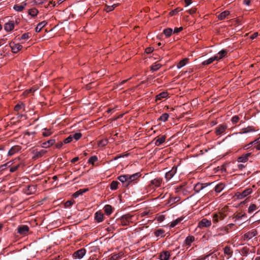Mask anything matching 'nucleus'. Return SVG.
Segmentation results:
<instances>
[{
	"label": "nucleus",
	"mask_w": 260,
	"mask_h": 260,
	"mask_svg": "<svg viewBox=\"0 0 260 260\" xmlns=\"http://www.w3.org/2000/svg\"><path fill=\"white\" fill-rule=\"evenodd\" d=\"M81 136L82 134L80 133L70 135L68 138L64 140L63 142L64 144H68L73 141L76 142L81 138Z\"/></svg>",
	"instance_id": "1"
},
{
	"label": "nucleus",
	"mask_w": 260,
	"mask_h": 260,
	"mask_svg": "<svg viewBox=\"0 0 260 260\" xmlns=\"http://www.w3.org/2000/svg\"><path fill=\"white\" fill-rule=\"evenodd\" d=\"M228 126L226 124H219L215 128V133L217 136L222 135L224 134Z\"/></svg>",
	"instance_id": "2"
},
{
	"label": "nucleus",
	"mask_w": 260,
	"mask_h": 260,
	"mask_svg": "<svg viewBox=\"0 0 260 260\" xmlns=\"http://www.w3.org/2000/svg\"><path fill=\"white\" fill-rule=\"evenodd\" d=\"M9 45L11 48L12 51L14 53H17L22 48V46L21 45L16 44L13 42H10Z\"/></svg>",
	"instance_id": "3"
},
{
	"label": "nucleus",
	"mask_w": 260,
	"mask_h": 260,
	"mask_svg": "<svg viewBox=\"0 0 260 260\" xmlns=\"http://www.w3.org/2000/svg\"><path fill=\"white\" fill-rule=\"evenodd\" d=\"M86 253V249L85 248H81L74 253V256L76 258L81 259Z\"/></svg>",
	"instance_id": "4"
},
{
	"label": "nucleus",
	"mask_w": 260,
	"mask_h": 260,
	"mask_svg": "<svg viewBox=\"0 0 260 260\" xmlns=\"http://www.w3.org/2000/svg\"><path fill=\"white\" fill-rule=\"evenodd\" d=\"M177 172V167H173L171 170L166 173L165 177L167 180H170L176 174Z\"/></svg>",
	"instance_id": "5"
},
{
	"label": "nucleus",
	"mask_w": 260,
	"mask_h": 260,
	"mask_svg": "<svg viewBox=\"0 0 260 260\" xmlns=\"http://www.w3.org/2000/svg\"><path fill=\"white\" fill-rule=\"evenodd\" d=\"M211 222L210 220H209L206 218H204L199 222L198 227L200 228L208 227L211 225Z\"/></svg>",
	"instance_id": "6"
},
{
	"label": "nucleus",
	"mask_w": 260,
	"mask_h": 260,
	"mask_svg": "<svg viewBox=\"0 0 260 260\" xmlns=\"http://www.w3.org/2000/svg\"><path fill=\"white\" fill-rule=\"evenodd\" d=\"M224 217L225 215L221 212L214 214L213 216V222L217 223L218 222L219 220H222L224 218Z\"/></svg>",
	"instance_id": "7"
},
{
	"label": "nucleus",
	"mask_w": 260,
	"mask_h": 260,
	"mask_svg": "<svg viewBox=\"0 0 260 260\" xmlns=\"http://www.w3.org/2000/svg\"><path fill=\"white\" fill-rule=\"evenodd\" d=\"M141 176L140 173H137L134 174L129 175H128V185L131 184L133 182L137 180Z\"/></svg>",
	"instance_id": "8"
},
{
	"label": "nucleus",
	"mask_w": 260,
	"mask_h": 260,
	"mask_svg": "<svg viewBox=\"0 0 260 260\" xmlns=\"http://www.w3.org/2000/svg\"><path fill=\"white\" fill-rule=\"evenodd\" d=\"M118 179L123 183L124 186H128V175L120 176L118 177Z\"/></svg>",
	"instance_id": "9"
},
{
	"label": "nucleus",
	"mask_w": 260,
	"mask_h": 260,
	"mask_svg": "<svg viewBox=\"0 0 260 260\" xmlns=\"http://www.w3.org/2000/svg\"><path fill=\"white\" fill-rule=\"evenodd\" d=\"M251 154V152H248L245 154H243L242 155L239 156L237 160L239 162H245L248 160V158Z\"/></svg>",
	"instance_id": "10"
},
{
	"label": "nucleus",
	"mask_w": 260,
	"mask_h": 260,
	"mask_svg": "<svg viewBox=\"0 0 260 260\" xmlns=\"http://www.w3.org/2000/svg\"><path fill=\"white\" fill-rule=\"evenodd\" d=\"M15 22L14 21H10L6 23L4 26V28L7 31H10L14 29Z\"/></svg>",
	"instance_id": "11"
},
{
	"label": "nucleus",
	"mask_w": 260,
	"mask_h": 260,
	"mask_svg": "<svg viewBox=\"0 0 260 260\" xmlns=\"http://www.w3.org/2000/svg\"><path fill=\"white\" fill-rule=\"evenodd\" d=\"M46 151L44 150H41L40 151L34 150L33 151L34 156L32 157L34 159H37L42 156L44 154L46 153Z\"/></svg>",
	"instance_id": "12"
},
{
	"label": "nucleus",
	"mask_w": 260,
	"mask_h": 260,
	"mask_svg": "<svg viewBox=\"0 0 260 260\" xmlns=\"http://www.w3.org/2000/svg\"><path fill=\"white\" fill-rule=\"evenodd\" d=\"M252 191V190L250 188H248L245 189L238 196V198L242 199V198L247 197L248 195L251 193Z\"/></svg>",
	"instance_id": "13"
},
{
	"label": "nucleus",
	"mask_w": 260,
	"mask_h": 260,
	"mask_svg": "<svg viewBox=\"0 0 260 260\" xmlns=\"http://www.w3.org/2000/svg\"><path fill=\"white\" fill-rule=\"evenodd\" d=\"M166 137L165 136H162L160 137L156 138L152 142H154L155 145H160L162 144L165 141Z\"/></svg>",
	"instance_id": "14"
},
{
	"label": "nucleus",
	"mask_w": 260,
	"mask_h": 260,
	"mask_svg": "<svg viewBox=\"0 0 260 260\" xmlns=\"http://www.w3.org/2000/svg\"><path fill=\"white\" fill-rule=\"evenodd\" d=\"M29 230V228L27 225H22L18 228V232L21 235L26 234Z\"/></svg>",
	"instance_id": "15"
},
{
	"label": "nucleus",
	"mask_w": 260,
	"mask_h": 260,
	"mask_svg": "<svg viewBox=\"0 0 260 260\" xmlns=\"http://www.w3.org/2000/svg\"><path fill=\"white\" fill-rule=\"evenodd\" d=\"M170 256V254L168 251H164L159 255L160 260H169Z\"/></svg>",
	"instance_id": "16"
},
{
	"label": "nucleus",
	"mask_w": 260,
	"mask_h": 260,
	"mask_svg": "<svg viewBox=\"0 0 260 260\" xmlns=\"http://www.w3.org/2000/svg\"><path fill=\"white\" fill-rule=\"evenodd\" d=\"M217 56H213L204 61L202 62V64L203 66H207L212 63L214 61L217 59Z\"/></svg>",
	"instance_id": "17"
},
{
	"label": "nucleus",
	"mask_w": 260,
	"mask_h": 260,
	"mask_svg": "<svg viewBox=\"0 0 260 260\" xmlns=\"http://www.w3.org/2000/svg\"><path fill=\"white\" fill-rule=\"evenodd\" d=\"M47 24V22L46 21H43L38 23L37 27H36V31L37 32H40L42 28L44 27Z\"/></svg>",
	"instance_id": "18"
},
{
	"label": "nucleus",
	"mask_w": 260,
	"mask_h": 260,
	"mask_svg": "<svg viewBox=\"0 0 260 260\" xmlns=\"http://www.w3.org/2000/svg\"><path fill=\"white\" fill-rule=\"evenodd\" d=\"M104 215L102 212H96L95 214V219L99 222H102L103 220Z\"/></svg>",
	"instance_id": "19"
},
{
	"label": "nucleus",
	"mask_w": 260,
	"mask_h": 260,
	"mask_svg": "<svg viewBox=\"0 0 260 260\" xmlns=\"http://www.w3.org/2000/svg\"><path fill=\"white\" fill-rule=\"evenodd\" d=\"M226 54V51L225 50H222L218 52V53L216 55H215L214 56H217V59L216 60H218L221 58H222Z\"/></svg>",
	"instance_id": "20"
},
{
	"label": "nucleus",
	"mask_w": 260,
	"mask_h": 260,
	"mask_svg": "<svg viewBox=\"0 0 260 260\" xmlns=\"http://www.w3.org/2000/svg\"><path fill=\"white\" fill-rule=\"evenodd\" d=\"M161 181L162 180L160 178H156L152 180L151 181V184L154 185L156 187H158L160 185Z\"/></svg>",
	"instance_id": "21"
},
{
	"label": "nucleus",
	"mask_w": 260,
	"mask_h": 260,
	"mask_svg": "<svg viewBox=\"0 0 260 260\" xmlns=\"http://www.w3.org/2000/svg\"><path fill=\"white\" fill-rule=\"evenodd\" d=\"M36 187L35 186H27V189H26L25 192L27 194H32L36 191Z\"/></svg>",
	"instance_id": "22"
},
{
	"label": "nucleus",
	"mask_w": 260,
	"mask_h": 260,
	"mask_svg": "<svg viewBox=\"0 0 260 260\" xmlns=\"http://www.w3.org/2000/svg\"><path fill=\"white\" fill-rule=\"evenodd\" d=\"M88 190V188L80 189L73 194L74 198H77L80 195H82L83 193L86 192Z\"/></svg>",
	"instance_id": "23"
},
{
	"label": "nucleus",
	"mask_w": 260,
	"mask_h": 260,
	"mask_svg": "<svg viewBox=\"0 0 260 260\" xmlns=\"http://www.w3.org/2000/svg\"><path fill=\"white\" fill-rule=\"evenodd\" d=\"M230 14V12L228 11H224L221 13L218 16V18L219 20H223L225 19Z\"/></svg>",
	"instance_id": "24"
},
{
	"label": "nucleus",
	"mask_w": 260,
	"mask_h": 260,
	"mask_svg": "<svg viewBox=\"0 0 260 260\" xmlns=\"http://www.w3.org/2000/svg\"><path fill=\"white\" fill-rule=\"evenodd\" d=\"M225 185L223 183H220L216 185L214 188L215 192L219 193L224 188Z\"/></svg>",
	"instance_id": "25"
},
{
	"label": "nucleus",
	"mask_w": 260,
	"mask_h": 260,
	"mask_svg": "<svg viewBox=\"0 0 260 260\" xmlns=\"http://www.w3.org/2000/svg\"><path fill=\"white\" fill-rule=\"evenodd\" d=\"M207 185H205V184L202 183H198L194 187V189L197 192H199L200 190L203 189L205 188Z\"/></svg>",
	"instance_id": "26"
},
{
	"label": "nucleus",
	"mask_w": 260,
	"mask_h": 260,
	"mask_svg": "<svg viewBox=\"0 0 260 260\" xmlns=\"http://www.w3.org/2000/svg\"><path fill=\"white\" fill-rule=\"evenodd\" d=\"M104 211L107 215H110L112 212V207L109 205H107L104 207Z\"/></svg>",
	"instance_id": "27"
},
{
	"label": "nucleus",
	"mask_w": 260,
	"mask_h": 260,
	"mask_svg": "<svg viewBox=\"0 0 260 260\" xmlns=\"http://www.w3.org/2000/svg\"><path fill=\"white\" fill-rule=\"evenodd\" d=\"M194 241V237L192 236H189L186 237L185 240V244L190 245L191 243Z\"/></svg>",
	"instance_id": "28"
},
{
	"label": "nucleus",
	"mask_w": 260,
	"mask_h": 260,
	"mask_svg": "<svg viewBox=\"0 0 260 260\" xmlns=\"http://www.w3.org/2000/svg\"><path fill=\"white\" fill-rule=\"evenodd\" d=\"M183 219V217H179V218H178L177 219H175V220H174L173 221H172L171 223V224H170V227L171 228H173L174 226H175L177 224H178L179 222H180Z\"/></svg>",
	"instance_id": "29"
},
{
	"label": "nucleus",
	"mask_w": 260,
	"mask_h": 260,
	"mask_svg": "<svg viewBox=\"0 0 260 260\" xmlns=\"http://www.w3.org/2000/svg\"><path fill=\"white\" fill-rule=\"evenodd\" d=\"M168 95V94L167 92H162L156 96V100H161L167 98Z\"/></svg>",
	"instance_id": "30"
},
{
	"label": "nucleus",
	"mask_w": 260,
	"mask_h": 260,
	"mask_svg": "<svg viewBox=\"0 0 260 260\" xmlns=\"http://www.w3.org/2000/svg\"><path fill=\"white\" fill-rule=\"evenodd\" d=\"M255 131L252 127H248L247 128H243L242 131L239 133L240 134H246L250 132H252Z\"/></svg>",
	"instance_id": "31"
},
{
	"label": "nucleus",
	"mask_w": 260,
	"mask_h": 260,
	"mask_svg": "<svg viewBox=\"0 0 260 260\" xmlns=\"http://www.w3.org/2000/svg\"><path fill=\"white\" fill-rule=\"evenodd\" d=\"M123 255V253L122 252H119L118 253H117V254H115L114 255H113L111 257V259L112 260H119L120 257Z\"/></svg>",
	"instance_id": "32"
},
{
	"label": "nucleus",
	"mask_w": 260,
	"mask_h": 260,
	"mask_svg": "<svg viewBox=\"0 0 260 260\" xmlns=\"http://www.w3.org/2000/svg\"><path fill=\"white\" fill-rule=\"evenodd\" d=\"M19 150L18 147H11V148L8 151V155L11 156L18 152Z\"/></svg>",
	"instance_id": "33"
},
{
	"label": "nucleus",
	"mask_w": 260,
	"mask_h": 260,
	"mask_svg": "<svg viewBox=\"0 0 260 260\" xmlns=\"http://www.w3.org/2000/svg\"><path fill=\"white\" fill-rule=\"evenodd\" d=\"M25 5V4L23 5H15L14 6L13 8L16 11L21 12L24 9Z\"/></svg>",
	"instance_id": "34"
},
{
	"label": "nucleus",
	"mask_w": 260,
	"mask_h": 260,
	"mask_svg": "<svg viewBox=\"0 0 260 260\" xmlns=\"http://www.w3.org/2000/svg\"><path fill=\"white\" fill-rule=\"evenodd\" d=\"M172 32L173 30L172 28H168L164 30V34L167 37H169L170 36H171V35L172 34Z\"/></svg>",
	"instance_id": "35"
},
{
	"label": "nucleus",
	"mask_w": 260,
	"mask_h": 260,
	"mask_svg": "<svg viewBox=\"0 0 260 260\" xmlns=\"http://www.w3.org/2000/svg\"><path fill=\"white\" fill-rule=\"evenodd\" d=\"M224 253L231 256L232 254V251L229 246H225L224 248Z\"/></svg>",
	"instance_id": "36"
},
{
	"label": "nucleus",
	"mask_w": 260,
	"mask_h": 260,
	"mask_svg": "<svg viewBox=\"0 0 260 260\" xmlns=\"http://www.w3.org/2000/svg\"><path fill=\"white\" fill-rule=\"evenodd\" d=\"M119 182L117 181H113L111 182L110 188L112 190H116L118 188Z\"/></svg>",
	"instance_id": "37"
},
{
	"label": "nucleus",
	"mask_w": 260,
	"mask_h": 260,
	"mask_svg": "<svg viewBox=\"0 0 260 260\" xmlns=\"http://www.w3.org/2000/svg\"><path fill=\"white\" fill-rule=\"evenodd\" d=\"M187 60V59L185 58V59H184L182 60H181L179 63L178 64H177V68L178 69H180L182 67H184L186 63V61Z\"/></svg>",
	"instance_id": "38"
},
{
	"label": "nucleus",
	"mask_w": 260,
	"mask_h": 260,
	"mask_svg": "<svg viewBox=\"0 0 260 260\" xmlns=\"http://www.w3.org/2000/svg\"><path fill=\"white\" fill-rule=\"evenodd\" d=\"M169 117V114L167 113L163 114L159 118V120L164 122L166 121Z\"/></svg>",
	"instance_id": "39"
},
{
	"label": "nucleus",
	"mask_w": 260,
	"mask_h": 260,
	"mask_svg": "<svg viewBox=\"0 0 260 260\" xmlns=\"http://www.w3.org/2000/svg\"><path fill=\"white\" fill-rule=\"evenodd\" d=\"M210 149L209 148H206L205 147L203 148V149H199V150L197 151V152L198 153L199 151L200 152V153H198L197 155H203L205 152H208V151L209 150H210Z\"/></svg>",
	"instance_id": "40"
},
{
	"label": "nucleus",
	"mask_w": 260,
	"mask_h": 260,
	"mask_svg": "<svg viewBox=\"0 0 260 260\" xmlns=\"http://www.w3.org/2000/svg\"><path fill=\"white\" fill-rule=\"evenodd\" d=\"M234 224L233 223L229 224L226 226L224 227L222 229H221V230L226 233H228L229 229L231 228L233 226H234Z\"/></svg>",
	"instance_id": "41"
},
{
	"label": "nucleus",
	"mask_w": 260,
	"mask_h": 260,
	"mask_svg": "<svg viewBox=\"0 0 260 260\" xmlns=\"http://www.w3.org/2000/svg\"><path fill=\"white\" fill-rule=\"evenodd\" d=\"M30 36H31V34L30 32L24 33L21 36V38H19V40H21L28 39V38H29L30 37Z\"/></svg>",
	"instance_id": "42"
},
{
	"label": "nucleus",
	"mask_w": 260,
	"mask_h": 260,
	"mask_svg": "<svg viewBox=\"0 0 260 260\" xmlns=\"http://www.w3.org/2000/svg\"><path fill=\"white\" fill-rule=\"evenodd\" d=\"M116 6H117V5H116V4H114L111 6L106 5V8L105 9V10L107 12H110V11H112L114 9V8L116 7Z\"/></svg>",
	"instance_id": "43"
},
{
	"label": "nucleus",
	"mask_w": 260,
	"mask_h": 260,
	"mask_svg": "<svg viewBox=\"0 0 260 260\" xmlns=\"http://www.w3.org/2000/svg\"><path fill=\"white\" fill-rule=\"evenodd\" d=\"M42 134L44 136L47 137L51 134V132L50 129L44 128L43 129Z\"/></svg>",
	"instance_id": "44"
},
{
	"label": "nucleus",
	"mask_w": 260,
	"mask_h": 260,
	"mask_svg": "<svg viewBox=\"0 0 260 260\" xmlns=\"http://www.w3.org/2000/svg\"><path fill=\"white\" fill-rule=\"evenodd\" d=\"M256 209V206L255 204H251L248 208V212L252 213Z\"/></svg>",
	"instance_id": "45"
},
{
	"label": "nucleus",
	"mask_w": 260,
	"mask_h": 260,
	"mask_svg": "<svg viewBox=\"0 0 260 260\" xmlns=\"http://www.w3.org/2000/svg\"><path fill=\"white\" fill-rule=\"evenodd\" d=\"M249 144L256 145L255 146H260V137L250 143Z\"/></svg>",
	"instance_id": "46"
},
{
	"label": "nucleus",
	"mask_w": 260,
	"mask_h": 260,
	"mask_svg": "<svg viewBox=\"0 0 260 260\" xmlns=\"http://www.w3.org/2000/svg\"><path fill=\"white\" fill-rule=\"evenodd\" d=\"M160 66H161L160 64L155 63L151 67V69L153 71H157L158 69H159L160 68Z\"/></svg>",
	"instance_id": "47"
},
{
	"label": "nucleus",
	"mask_w": 260,
	"mask_h": 260,
	"mask_svg": "<svg viewBox=\"0 0 260 260\" xmlns=\"http://www.w3.org/2000/svg\"><path fill=\"white\" fill-rule=\"evenodd\" d=\"M98 160V158L96 156H91L88 160V163L93 164L94 162Z\"/></svg>",
	"instance_id": "48"
},
{
	"label": "nucleus",
	"mask_w": 260,
	"mask_h": 260,
	"mask_svg": "<svg viewBox=\"0 0 260 260\" xmlns=\"http://www.w3.org/2000/svg\"><path fill=\"white\" fill-rule=\"evenodd\" d=\"M23 107H24V105L22 103L18 104L15 106V110L16 111H18L20 110V109L23 108Z\"/></svg>",
	"instance_id": "49"
},
{
	"label": "nucleus",
	"mask_w": 260,
	"mask_h": 260,
	"mask_svg": "<svg viewBox=\"0 0 260 260\" xmlns=\"http://www.w3.org/2000/svg\"><path fill=\"white\" fill-rule=\"evenodd\" d=\"M37 13H38V11L35 9H31L29 10V15H30L32 16H36Z\"/></svg>",
	"instance_id": "50"
},
{
	"label": "nucleus",
	"mask_w": 260,
	"mask_h": 260,
	"mask_svg": "<svg viewBox=\"0 0 260 260\" xmlns=\"http://www.w3.org/2000/svg\"><path fill=\"white\" fill-rule=\"evenodd\" d=\"M19 166H20V165H16V166L11 167L10 169V171L11 172H14L18 169V168L19 167Z\"/></svg>",
	"instance_id": "51"
},
{
	"label": "nucleus",
	"mask_w": 260,
	"mask_h": 260,
	"mask_svg": "<svg viewBox=\"0 0 260 260\" xmlns=\"http://www.w3.org/2000/svg\"><path fill=\"white\" fill-rule=\"evenodd\" d=\"M239 120L238 116H234L232 118V122L233 124L236 123Z\"/></svg>",
	"instance_id": "52"
},
{
	"label": "nucleus",
	"mask_w": 260,
	"mask_h": 260,
	"mask_svg": "<svg viewBox=\"0 0 260 260\" xmlns=\"http://www.w3.org/2000/svg\"><path fill=\"white\" fill-rule=\"evenodd\" d=\"M165 218V216L164 215H159L156 217L157 220L158 222H162V221L164 220Z\"/></svg>",
	"instance_id": "53"
},
{
	"label": "nucleus",
	"mask_w": 260,
	"mask_h": 260,
	"mask_svg": "<svg viewBox=\"0 0 260 260\" xmlns=\"http://www.w3.org/2000/svg\"><path fill=\"white\" fill-rule=\"evenodd\" d=\"M74 202L72 201H68L65 203L64 206L66 207H69L73 204Z\"/></svg>",
	"instance_id": "54"
},
{
	"label": "nucleus",
	"mask_w": 260,
	"mask_h": 260,
	"mask_svg": "<svg viewBox=\"0 0 260 260\" xmlns=\"http://www.w3.org/2000/svg\"><path fill=\"white\" fill-rule=\"evenodd\" d=\"M55 143V140L53 139H51L47 141L46 142L44 143V144H46L47 143L49 144L50 146H52Z\"/></svg>",
	"instance_id": "55"
},
{
	"label": "nucleus",
	"mask_w": 260,
	"mask_h": 260,
	"mask_svg": "<svg viewBox=\"0 0 260 260\" xmlns=\"http://www.w3.org/2000/svg\"><path fill=\"white\" fill-rule=\"evenodd\" d=\"M257 234V232L256 231H252L251 233H249L248 234V237H249L250 238L255 236Z\"/></svg>",
	"instance_id": "56"
},
{
	"label": "nucleus",
	"mask_w": 260,
	"mask_h": 260,
	"mask_svg": "<svg viewBox=\"0 0 260 260\" xmlns=\"http://www.w3.org/2000/svg\"><path fill=\"white\" fill-rule=\"evenodd\" d=\"M163 233H164V231H163V230H162L161 229L157 230L155 233V235L156 236H159L161 235V234H162Z\"/></svg>",
	"instance_id": "57"
},
{
	"label": "nucleus",
	"mask_w": 260,
	"mask_h": 260,
	"mask_svg": "<svg viewBox=\"0 0 260 260\" xmlns=\"http://www.w3.org/2000/svg\"><path fill=\"white\" fill-rule=\"evenodd\" d=\"M244 216V214H237L235 216V218L236 219V220H239V219H241Z\"/></svg>",
	"instance_id": "58"
},
{
	"label": "nucleus",
	"mask_w": 260,
	"mask_h": 260,
	"mask_svg": "<svg viewBox=\"0 0 260 260\" xmlns=\"http://www.w3.org/2000/svg\"><path fill=\"white\" fill-rule=\"evenodd\" d=\"M197 11V9L196 8H191L187 11L188 13L190 14H194Z\"/></svg>",
	"instance_id": "59"
},
{
	"label": "nucleus",
	"mask_w": 260,
	"mask_h": 260,
	"mask_svg": "<svg viewBox=\"0 0 260 260\" xmlns=\"http://www.w3.org/2000/svg\"><path fill=\"white\" fill-rule=\"evenodd\" d=\"M183 29V28L182 27H179V28H175L174 32V33H178L180 31H181Z\"/></svg>",
	"instance_id": "60"
},
{
	"label": "nucleus",
	"mask_w": 260,
	"mask_h": 260,
	"mask_svg": "<svg viewBox=\"0 0 260 260\" xmlns=\"http://www.w3.org/2000/svg\"><path fill=\"white\" fill-rule=\"evenodd\" d=\"M258 32H255L251 36L250 38L251 39L253 40V39H255L258 36Z\"/></svg>",
	"instance_id": "61"
},
{
	"label": "nucleus",
	"mask_w": 260,
	"mask_h": 260,
	"mask_svg": "<svg viewBox=\"0 0 260 260\" xmlns=\"http://www.w3.org/2000/svg\"><path fill=\"white\" fill-rule=\"evenodd\" d=\"M153 49L151 48V47H149V48H147L146 49V52L147 53H150L151 52H152L153 51Z\"/></svg>",
	"instance_id": "62"
},
{
	"label": "nucleus",
	"mask_w": 260,
	"mask_h": 260,
	"mask_svg": "<svg viewBox=\"0 0 260 260\" xmlns=\"http://www.w3.org/2000/svg\"><path fill=\"white\" fill-rule=\"evenodd\" d=\"M237 168L239 170H242L243 168H245V166L242 164H239L238 165Z\"/></svg>",
	"instance_id": "63"
},
{
	"label": "nucleus",
	"mask_w": 260,
	"mask_h": 260,
	"mask_svg": "<svg viewBox=\"0 0 260 260\" xmlns=\"http://www.w3.org/2000/svg\"><path fill=\"white\" fill-rule=\"evenodd\" d=\"M78 160H79V157H74V158H73L71 160V162H73V163H74V162L77 161Z\"/></svg>",
	"instance_id": "64"
}]
</instances>
